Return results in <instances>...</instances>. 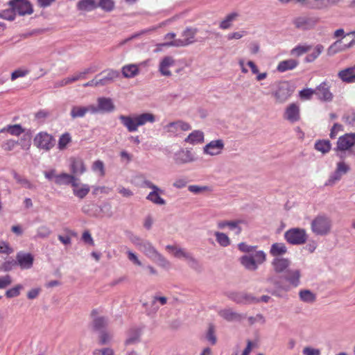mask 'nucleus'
Segmentation results:
<instances>
[{"label": "nucleus", "mask_w": 355, "mask_h": 355, "mask_svg": "<svg viewBox=\"0 0 355 355\" xmlns=\"http://www.w3.org/2000/svg\"><path fill=\"white\" fill-rule=\"evenodd\" d=\"M119 119L127 130L132 132L137 131L139 126L147 123H154L155 116L151 113H143L133 116L121 115Z\"/></svg>", "instance_id": "nucleus-1"}, {"label": "nucleus", "mask_w": 355, "mask_h": 355, "mask_svg": "<svg viewBox=\"0 0 355 355\" xmlns=\"http://www.w3.org/2000/svg\"><path fill=\"white\" fill-rule=\"evenodd\" d=\"M141 250L152 261L162 268H168L170 262L153 246L149 242L140 245Z\"/></svg>", "instance_id": "nucleus-2"}, {"label": "nucleus", "mask_w": 355, "mask_h": 355, "mask_svg": "<svg viewBox=\"0 0 355 355\" xmlns=\"http://www.w3.org/2000/svg\"><path fill=\"white\" fill-rule=\"evenodd\" d=\"M331 225V220L329 217L318 215L312 220L311 228L315 234L324 236L330 232Z\"/></svg>", "instance_id": "nucleus-3"}, {"label": "nucleus", "mask_w": 355, "mask_h": 355, "mask_svg": "<svg viewBox=\"0 0 355 355\" xmlns=\"http://www.w3.org/2000/svg\"><path fill=\"white\" fill-rule=\"evenodd\" d=\"M354 145L355 133H346L338 138L334 150L336 155L343 159L345 152L349 150Z\"/></svg>", "instance_id": "nucleus-4"}, {"label": "nucleus", "mask_w": 355, "mask_h": 355, "mask_svg": "<svg viewBox=\"0 0 355 355\" xmlns=\"http://www.w3.org/2000/svg\"><path fill=\"white\" fill-rule=\"evenodd\" d=\"M55 139L46 132H38L33 139V144L37 148L44 151H49L55 146Z\"/></svg>", "instance_id": "nucleus-5"}, {"label": "nucleus", "mask_w": 355, "mask_h": 355, "mask_svg": "<svg viewBox=\"0 0 355 355\" xmlns=\"http://www.w3.org/2000/svg\"><path fill=\"white\" fill-rule=\"evenodd\" d=\"M198 30L194 28H187L181 35V38L173 40L172 42L166 44H162V46H184L189 45L195 42V37Z\"/></svg>", "instance_id": "nucleus-6"}, {"label": "nucleus", "mask_w": 355, "mask_h": 355, "mask_svg": "<svg viewBox=\"0 0 355 355\" xmlns=\"http://www.w3.org/2000/svg\"><path fill=\"white\" fill-rule=\"evenodd\" d=\"M284 238L290 244L302 245L306 243L308 236L305 230L291 228L285 232Z\"/></svg>", "instance_id": "nucleus-7"}, {"label": "nucleus", "mask_w": 355, "mask_h": 355, "mask_svg": "<svg viewBox=\"0 0 355 355\" xmlns=\"http://www.w3.org/2000/svg\"><path fill=\"white\" fill-rule=\"evenodd\" d=\"M293 91L288 82H281L278 84L277 89L273 92L277 103H282L291 96Z\"/></svg>", "instance_id": "nucleus-8"}, {"label": "nucleus", "mask_w": 355, "mask_h": 355, "mask_svg": "<svg viewBox=\"0 0 355 355\" xmlns=\"http://www.w3.org/2000/svg\"><path fill=\"white\" fill-rule=\"evenodd\" d=\"M350 170V166L343 160L338 162L336 164V168L334 173L331 175L325 183L327 186H331L334 184L336 182L339 181L342 176L346 174Z\"/></svg>", "instance_id": "nucleus-9"}, {"label": "nucleus", "mask_w": 355, "mask_h": 355, "mask_svg": "<svg viewBox=\"0 0 355 355\" xmlns=\"http://www.w3.org/2000/svg\"><path fill=\"white\" fill-rule=\"evenodd\" d=\"M9 5L12 8L15 15H25L33 12L31 4L26 0H11Z\"/></svg>", "instance_id": "nucleus-10"}, {"label": "nucleus", "mask_w": 355, "mask_h": 355, "mask_svg": "<svg viewBox=\"0 0 355 355\" xmlns=\"http://www.w3.org/2000/svg\"><path fill=\"white\" fill-rule=\"evenodd\" d=\"M318 21L319 19L315 17L301 16L293 20V24L297 28L308 30L313 28Z\"/></svg>", "instance_id": "nucleus-11"}, {"label": "nucleus", "mask_w": 355, "mask_h": 355, "mask_svg": "<svg viewBox=\"0 0 355 355\" xmlns=\"http://www.w3.org/2000/svg\"><path fill=\"white\" fill-rule=\"evenodd\" d=\"M315 95L323 101H331L334 97L330 91V85L327 81H323L315 89Z\"/></svg>", "instance_id": "nucleus-12"}, {"label": "nucleus", "mask_w": 355, "mask_h": 355, "mask_svg": "<svg viewBox=\"0 0 355 355\" xmlns=\"http://www.w3.org/2000/svg\"><path fill=\"white\" fill-rule=\"evenodd\" d=\"M191 127L190 124L182 121L171 122L164 127V129L166 132L173 135H178L181 132L188 131L191 130Z\"/></svg>", "instance_id": "nucleus-13"}, {"label": "nucleus", "mask_w": 355, "mask_h": 355, "mask_svg": "<svg viewBox=\"0 0 355 355\" xmlns=\"http://www.w3.org/2000/svg\"><path fill=\"white\" fill-rule=\"evenodd\" d=\"M284 118L291 123L298 121L300 119L299 105L295 103H291L285 110Z\"/></svg>", "instance_id": "nucleus-14"}, {"label": "nucleus", "mask_w": 355, "mask_h": 355, "mask_svg": "<svg viewBox=\"0 0 355 355\" xmlns=\"http://www.w3.org/2000/svg\"><path fill=\"white\" fill-rule=\"evenodd\" d=\"M70 162V171L73 175H80L83 174L86 170V166L84 161L79 157H71Z\"/></svg>", "instance_id": "nucleus-15"}, {"label": "nucleus", "mask_w": 355, "mask_h": 355, "mask_svg": "<svg viewBox=\"0 0 355 355\" xmlns=\"http://www.w3.org/2000/svg\"><path fill=\"white\" fill-rule=\"evenodd\" d=\"M224 148V143L222 139L210 141L203 148L204 153L210 155H219Z\"/></svg>", "instance_id": "nucleus-16"}, {"label": "nucleus", "mask_w": 355, "mask_h": 355, "mask_svg": "<svg viewBox=\"0 0 355 355\" xmlns=\"http://www.w3.org/2000/svg\"><path fill=\"white\" fill-rule=\"evenodd\" d=\"M16 263L21 269H29L33 266V257L31 253L19 252L16 255Z\"/></svg>", "instance_id": "nucleus-17"}, {"label": "nucleus", "mask_w": 355, "mask_h": 355, "mask_svg": "<svg viewBox=\"0 0 355 355\" xmlns=\"http://www.w3.org/2000/svg\"><path fill=\"white\" fill-rule=\"evenodd\" d=\"M89 112L95 114L97 112V109L94 105H88L87 107L73 106L71 110L70 115L73 119L82 118L84 117L85 114Z\"/></svg>", "instance_id": "nucleus-18"}, {"label": "nucleus", "mask_w": 355, "mask_h": 355, "mask_svg": "<svg viewBox=\"0 0 355 355\" xmlns=\"http://www.w3.org/2000/svg\"><path fill=\"white\" fill-rule=\"evenodd\" d=\"M175 64V60L172 56H165L159 62V71L164 76H171L172 75L169 68Z\"/></svg>", "instance_id": "nucleus-19"}, {"label": "nucleus", "mask_w": 355, "mask_h": 355, "mask_svg": "<svg viewBox=\"0 0 355 355\" xmlns=\"http://www.w3.org/2000/svg\"><path fill=\"white\" fill-rule=\"evenodd\" d=\"M166 249L168 252L173 253V254L175 257H178V258H181V257L185 258L186 259H187L191 263H197L196 260L191 255V254L185 252L182 248H178L175 245H166Z\"/></svg>", "instance_id": "nucleus-20"}, {"label": "nucleus", "mask_w": 355, "mask_h": 355, "mask_svg": "<svg viewBox=\"0 0 355 355\" xmlns=\"http://www.w3.org/2000/svg\"><path fill=\"white\" fill-rule=\"evenodd\" d=\"M98 107L97 112L98 111L103 112H112L114 110L115 106L110 98L100 97L97 100Z\"/></svg>", "instance_id": "nucleus-21"}, {"label": "nucleus", "mask_w": 355, "mask_h": 355, "mask_svg": "<svg viewBox=\"0 0 355 355\" xmlns=\"http://www.w3.org/2000/svg\"><path fill=\"white\" fill-rule=\"evenodd\" d=\"M339 78L345 83H355V66L340 71L338 73Z\"/></svg>", "instance_id": "nucleus-22"}, {"label": "nucleus", "mask_w": 355, "mask_h": 355, "mask_svg": "<svg viewBox=\"0 0 355 355\" xmlns=\"http://www.w3.org/2000/svg\"><path fill=\"white\" fill-rule=\"evenodd\" d=\"M72 187L73 193L80 199L84 198L90 191V187L88 184H79L76 181L72 184Z\"/></svg>", "instance_id": "nucleus-23"}, {"label": "nucleus", "mask_w": 355, "mask_h": 355, "mask_svg": "<svg viewBox=\"0 0 355 355\" xmlns=\"http://www.w3.org/2000/svg\"><path fill=\"white\" fill-rule=\"evenodd\" d=\"M193 160L191 152L187 149H181L175 155V161L177 164H184Z\"/></svg>", "instance_id": "nucleus-24"}, {"label": "nucleus", "mask_w": 355, "mask_h": 355, "mask_svg": "<svg viewBox=\"0 0 355 355\" xmlns=\"http://www.w3.org/2000/svg\"><path fill=\"white\" fill-rule=\"evenodd\" d=\"M141 334V329L139 328H132L128 331V337L125 340V345H130L137 343L140 341V336Z\"/></svg>", "instance_id": "nucleus-25"}, {"label": "nucleus", "mask_w": 355, "mask_h": 355, "mask_svg": "<svg viewBox=\"0 0 355 355\" xmlns=\"http://www.w3.org/2000/svg\"><path fill=\"white\" fill-rule=\"evenodd\" d=\"M242 223V220H221L218 222L217 226L219 229H224L225 227H229L230 230H236V234H239L241 232V228L239 227V224Z\"/></svg>", "instance_id": "nucleus-26"}, {"label": "nucleus", "mask_w": 355, "mask_h": 355, "mask_svg": "<svg viewBox=\"0 0 355 355\" xmlns=\"http://www.w3.org/2000/svg\"><path fill=\"white\" fill-rule=\"evenodd\" d=\"M220 316L227 321H239L243 317L241 314L233 311L231 309H225L218 312Z\"/></svg>", "instance_id": "nucleus-27"}, {"label": "nucleus", "mask_w": 355, "mask_h": 355, "mask_svg": "<svg viewBox=\"0 0 355 355\" xmlns=\"http://www.w3.org/2000/svg\"><path fill=\"white\" fill-rule=\"evenodd\" d=\"M290 261L287 259L276 257L273 259L272 265L276 272H284L289 266Z\"/></svg>", "instance_id": "nucleus-28"}, {"label": "nucleus", "mask_w": 355, "mask_h": 355, "mask_svg": "<svg viewBox=\"0 0 355 355\" xmlns=\"http://www.w3.org/2000/svg\"><path fill=\"white\" fill-rule=\"evenodd\" d=\"M239 14L236 12L229 13L220 22L219 28L222 30H226L230 28L232 26L233 21H234Z\"/></svg>", "instance_id": "nucleus-29"}, {"label": "nucleus", "mask_w": 355, "mask_h": 355, "mask_svg": "<svg viewBox=\"0 0 355 355\" xmlns=\"http://www.w3.org/2000/svg\"><path fill=\"white\" fill-rule=\"evenodd\" d=\"M298 64L299 62L294 59L283 60L278 64L277 69L280 72H284L286 71L295 69L298 65Z\"/></svg>", "instance_id": "nucleus-30"}, {"label": "nucleus", "mask_w": 355, "mask_h": 355, "mask_svg": "<svg viewBox=\"0 0 355 355\" xmlns=\"http://www.w3.org/2000/svg\"><path fill=\"white\" fill-rule=\"evenodd\" d=\"M76 180V177L72 174L62 173L58 175V176L55 177V184L59 185L70 184L72 186V184L74 183Z\"/></svg>", "instance_id": "nucleus-31"}, {"label": "nucleus", "mask_w": 355, "mask_h": 355, "mask_svg": "<svg viewBox=\"0 0 355 355\" xmlns=\"http://www.w3.org/2000/svg\"><path fill=\"white\" fill-rule=\"evenodd\" d=\"M185 142L190 144H197L204 141V134L200 130H194L185 139Z\"/></svg>", "instance_id": "nucleus-32"}, {"label": "nucleus", "mask_w": 355, "mask_h": 355, "mask_svg": "<svg viewBox=\"0 0 355 355\" xmlns=\"http://www.w3.org/2000/svg\"><path fill=\"white\" fill-rule=\"evenodd\" d=\"M162 193L163 191L158 188V190H154L150 192L147 196L146 199L156 205H165L166 201L160 196V194Z\"/></svg>", "instance_id": "nucleus-33"}, {"label": "nucleus", "mask_w": 355, "mask_h": 355, "mask_svg": "<svg viewBox=\"0 0 355 355\" xmlns=\"http://www.w3.org/2000/svg\"><path fill=\"white\" fill-rule=\"evenodd\" d=\"M287 252V248L283 243H275L271 245L270 254L275 257L282 256Z\"/></svg>", "instance_id": "nucleus-34"}, {"label": "nucleus", "mask_w": 355, "mask_h": 355, "mask_svg": "<svg viewBox=\"0 0 355 355\" xmlns=\"http://www.w3.org/2000/svg\"><path fill=\"white\" fill-rule=\"evenodd\" d=\"M25 132V129L19 124L9 125L0 130V132H8L13 136H19Z\"/></svg>", "instance_id": "nucleus-35"}, {"label": "nucleus", "mask_w": 355, "mask_h": 355, "mask_svg": "<svg viewBox=\"0 0 355 355\" xmlns=\"http://www.w3.org/2000/svg\"><path fill=\"white\" fill-rule=\"evenodd\" d=\"M232 300L236 303H257L259 300L256 297L246 293H238L232 297Z\"/></svg>", "instance_id": "nucleus-36"}, {"label": "nucleus", "mask_w": 355, "mask_h": 355, "mask_svg": "<svg viewBox=\"0 0 355 355\" xmlns=\"http://www.w3.org/2000/svg\"><path fill=\"white\" fill-rule=\"evenodd\" d=\"M98 7L95 0H80L77 4V8L82 11H91Z\"/></svg>", "instance_id": "nucleus-37"}, {"label": "nucleus", "mask_w": 355, "mask_h": 355, "mask_svg": "<svg viewBox=\"0 0 355 355\" xmlns=\"http://www.w3.org/2000/svg\"><path fill=\"white\" fill-rule=\"evenodd\" d=\"M72 142V137L70 133L64 132L61 135L58 139V148L64 150L67 148L68 145Z\"/></svg>", "instance_id": "nucleus-38"}, {"label": "nucleus", "mask_w": 355, "mask_h": 355, "mask_svg": "<svg viewBox=\"0 0 355 355\" xmlns=\"http://www.w3.org/2000/svg\"><path fill=\"white\" fill-rule=\"evenodd\" d=\"M122 73L125 78H133L139 73V67L133 64L125 65L122 68Z\"/></svg>", "instance_id": "nucleus-39"}, {"label": "nucleus", "mask_w": 355, "mask_h": 355, "mask_svg": "<svg viewBox=\"0 0 355 355\" xmlns=\"http://www.w3.org/2000/svg\"><path fill=\"white\" fill-rule=\"evenodd\" d=\"M241 264L248 270H255L257 269V265L254 262V259L252 256H243L240 259Z\"/></svg>", "instance_id": "nucleus-40"}, {"label": "nucleus", "mask_w": 355, "mask_h": 355, "mask_svg": "<svg viewBox=\"0 0 355 355\" xmlns=\"http://www.w3.org/2000/svg\"><path fill=\"white\" fill-rule=\"evenodd\" d=\"M331 148V142L329 140H318L315 144V148L323 154L329 152Z\"/></svg>", "instance_id": "nucleus-41"}, {"label": "nucleus", "mask_w": 355, "mask_h": 355, "mask_svg": "<svg viewBox=\"0 0 355 355\" xmlns=\"http://www.w3.org/2000/svg\"><path fill=\"white\" fill-rule=\"evenodd\" d=\"M300 273L297 270L288 271L286 279L293 286L296 287L300 284Z\"/></svg>", "instance_id": "nucleus-42"}, {"label": "nucleus", "mask_w": 355, "mask_h": 355, "mask_svg": "<svg viewBox=\"0 0 355 355\" xmlns=\"http://www.w3.org/2000/svg\"><path fill=\"white\" fill-rule=\"evenodd\" d=\"M324 46L322 44L316 45L313 51L306 57V61L308 62H313L323 52Z\"/></svg>", "instance_id": "nucleus-43"}, {"label": "nucleus", "mask_w": 355, "mask_h": 355, "mask_svg": "<svg viewBox=\"0 0 355 355\" xmlns=\"http://www.w3.org/2000/svg\"><path fill=\"white\" fill-rule=\"evenodd\" d=\"M85 79L80 71L75 73L71 76L67 77L62 79L58 84V86L62 87L79 80Z\"/></svg>", "instance_id": "nucleus-44"}, {"label": "nucleus", "mask_w": 355, "mask_h": 355, "mask_svg": "<svg viewBox=\"0 0 355 355\" xmlns=\"http://www.w3.org/2000/svg\"><path fill=\"white\" fill-rule=\"evenodd\" d=\"M305 6L315 10H320L327 7L324 3V0H307Z\"/></svg>", "instance_id": "nucleus-45"}, {"label": "nucleus", "mask_w": 355, "mask_h": 355, "mask_svg": "<svg viewBox=\"0 0 355 355\" xmlns=\"http://www.w3.org/2000/svg\"><path fill=\"white\" fill-rule=\"evenodd\" d=\"M24 286L21 284H16L12 288H9L6 291L5 295L8 298H13L19 296L21 291L23 290Z\"/></svg>", "instance_id": "nucleus-46"}, {"label": "nucleus", "mask_w": 355, "mask_h": 355, "mask_svg": "<svg viewBox=\"0 0 355 355\" xmlns=\"http://www.w3.org/2000/svg\"><path fill=\"white\" fill-rule=\"evenodd\" d=\"M216 241L223 247H227L230 244L229 237L224 233L216 232L214 234Z\"/></svg>", "instance_id": "nucleus-47"}, {"label": "nucleus", "mask_w": 355, "mask_h": 355, "mask_svg": "<svg viewBox=\"0 0 355 355\" xmlns=\"http://www.w3.org/2000/svg\"><path fill=\"white\" fill-rule=\"evenodd\" d=\"M92 169L94 172L98 173L101 177H104L105 175L104 163L101 160L95 161L92 166Z\"/></svg>", "instance_id": "nucleus-48"}, {"label": "nucleus", "mask_w": 355, "mask_h": 355, "mask_svg": "<svg viewBox=\"0 0 355 355\" xmlns=\"http://www.w3.org/2000/svg\"><path fill=\"white\" fill-rule=\"evenodd\" d=\"M299 295L303 302H313L315 300V295L309 290L301 291Z\"/></svg>", "instance_id": "nucleus-49"}, {"label": "nucleus", "mask_w": 355, "mask_h": 355, "mask_svg": "<svg viewBox=\"0 0 355 355\" xmlns=\"http://www.w3.org/2000/svg\"><path fill=\"white\" fill-rule=\"evenodd\" d=\"M97 6L105 11L110 12L114 8V1L113 0H99Z\"/></svg>", "instance_id": "nucleus-50"}, {"label": "nucleus", "mask_w": 355, "mask_h": 355, "mask_svg": "<svg viewBox=\"0 0 355 355\" xmlns=\"http://www.w3.org/2000/svg\"><path fill=\"white\" fill-rule=\"evenodd\" d=\"M51 229L46 225H42L37 230V238L44 239L49 237L51 234Z\"/></svg>", "instance_id": "nucleus-51"}, {"label": "nucleus", "mask_w": 355, "mask_h": 355, "mask_svg": "<svg viewBox=\"0 0 355 355\" xmlns=\"http://www.w3.org/2000/svg\"><path fill=\"white\" fill-rule=\"evenodd\" d=\"M311 49V46L310 45H299L292 49L291 54L300 56L302 54L309 52Z\"/></svg>", "instance_id": "nucleus-52"}, {"label": "nucleus", "mask_w": 355, "mask_h": 355, "mask_svg": "<svg viewBox=\"0 0 355 355\" xmlns=\"http://www.w3.org/2000/svg\"><path fill=\"white\" fill-rule=\"evenodd\" d=\"M107 324V320L104 317L96 318L94 320L93 327L96 331H99Z\"/></svg>", "instance_id": "nucleus-53"}, {"label": "nucleus", "mask_w": 355, "mask_h": 355, "mask_svg": "<svg viewBox=\"0 0 355 355\" xmlns=\"http://www.w3.org/2000/svg\"><path fill=\"white\" fill-rule=\"evenodd\" d=\"M0 18L6 19L8 21H13L15 19V13L12 8L9 9H5L0 12Z\"/></svg>", "instance_id": "nucleus-54"}, {"label": "nucleus", "mask_w": 355, "mask_h": 355, "mask_svg": "<svg viewBox=\"0 0 355 355\" xmlns=\"http://www.w3.org/2000/svg\"><path fill=\"white\" fill-rule=\"evenodd\" d=\"M313 94H315V89L310 88L304 89L299 93V96L302 100H310Z\"/></svg>", "instance_id": "nucleus-55"}, {"label": "nucleus", "mask_w": 355, "mask_h": 355, "mask_svg": "<svg viewBox=\"0 0 355 355\" xmlns=\"http://www.w3.org/2000/svg\"><path fill=\"white\" fill-rule=\"evenodd\" d=\"M92 355H114V351L111 347H103L95 349Z\"/></svg>", "instance_id": "nucleus-56"}, {"label": "nucleus", "mask_w": 355, "mask_h": 355, "mask_svg": "<svg viewBox=\"0 0 355 355\" xmlns=\"http://www.w3.org/2000/svg\"><path fill=\"white\" fill-rule=\"evenodd\" d=\"M12 283V277L10 275L0 276V289H4Z\"/></svg>", "instance_id": "nucleus-57"}, {"label": "nucleus", "mask_w": 355, "mask_h": 355, "mask_svg": "<svg viewBox=\"0 0 355 355\" xmlns=\"http://www.w3.org/2000/svg\"><path fill=\"white\" fill-rule=\"evenodd\" d=\"M252 259H254L255 263L258 266L259 264L263 263L266 259V255L263 251H257L252 256Z\"/></svg>", "instance_id": "nucleus-58"}, {"label": "nucleus", "mask_w": 355, "mask_h": 355, "mask_svg": "<svg viewBox=\"0 0 355 355\" xmlns=\"http://www.w3.org/2000/svg\"><path fill=\"white\" fill-rule=\"evenodd\" d=\"M29 73V70L25 69H18L11 73V80L13 81L18 78L24 77Z\"/></svg>", "instance_id": "nucleus-59"}, {"label": "nucleus", "mask_w": 355, "mask_h": 355, "mask_svg": "<svg viewBox=\"0 0 355 355\" xmlns=\"http://www.w3.org/2000/svg\"><path fill=\"white\" fill-rule=\"evenodd\" d=\"M13 252V249L10 246L8 242L0 241V253L10 254Z\"/></svg>", "instance_id": "nucleus-60"}, {"label": "nucleus", "mask_w": 355, "mask_h": 355, "mask_svg": "<svg viewBox=\"0 0 355 355\" xmlns=\"http://www.w3.org/2000/svg\"><path fill=\"white\" fill-rule=\"evenodd\" d=\"M207 339L212 344L215 345L216 343V337L215 336L214 327L210 324L207 334Z\"/></svg>", "instance_id": "nucleus-61"}, {"label": "nucleus", "mask_w": 355, "mask_h": 355, "mask_svg": "<svg viewBox=\"0 0 355 355\" xmlns=\"http://www.w3.org/2000/svg\"><path fill=\"white\" fill-rule=\"evenodd\" d=\"M17 265L15 261H6L3 262L0 266V270L8 272L12 270L13 267Z\"/></svg>", "instance_id": "nucleus-62"}, {"label": "nucleus", "mask_w": 355, "mask_h": 355, "mask_svg": "<svg viewBox=\"0 0 355 355\" xmlns=\"http://www.w3.org/2000/svg\"><path fill=\"white\" fill-rule=\"evenodd\" d=\"M13 177L18 183H20L29 189L32 187V184L30 182V181H28L27 179L21 178L16 172L14 173Z\"/></svg>", "instance_id": "nucleus-63"}, {"label": "nucleus", "mask_w": 355, "mask_h": 355, "mask_svg": "<svg viewBox=\"0 0 355 355\" xmlns=\"http://www.w3.org/2000/svg\"><path fill=\"white\" fill-rule=\"evenodd\" d=\"M344 121L347 124L355 127V112H349L344 116Z\"/></svg>", "instance_id": "nucleus-64"}]
</instances>
